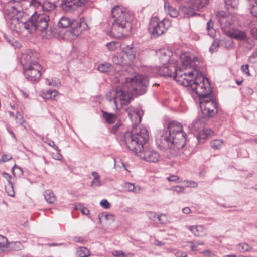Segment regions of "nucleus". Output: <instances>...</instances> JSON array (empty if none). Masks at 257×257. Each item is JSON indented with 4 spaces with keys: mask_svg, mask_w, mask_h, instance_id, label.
<instances>
[{
    "mask_svg": "<svg viewBox=\"0 0 257 257\" xmlns=\"http://www.w3.org/2000/svg\"><path fill=\"white\" fill-rule=\"evenodd\" d=\"M175 255L176 257H187V256L186 253L181 251L177 252L175 253Z\"/></svg>",
    "mask_w": 257,
    "mask_h": 257,
    "instance_id": "nucleus-62",
    "label": "nucleus"
},
{
    "mask_svg": "<svg viewBox=\"0 0 257 257\" xmlns=\"http://www.w3.org/2000/svg\"><path fill=\"white\" fill-rule=\"evenodd\" d=\"M112 61L116 65L127 63V60L126 59L124 53L122 52L114 55L112 58Z\"/></svg>",
    "mask_w": 257,
    "mask_h": 257,
    "instance_id": "nucleus-25",
    "label": "nucleus"
},
{
    "mask_svg": "<svg viewBox=\"0 0 257 257\" xmlns=\"http://www.w3.org/2000/svg\"><path fill=\"white\" fill-rule=\"evenodd\" d=\"M170 26L171 22L169 20L164 19L160 21L158 17H155L150 21L148 30L153 36L157 37L164 34Z\"/></svg>",
    "mask_w": 257,
    "mask_h": 257,
    "instance_id": "nucleus-9",
    "label": "nucleus"
},
{
    "mask_svg": "<svg viewBox=\"0 0 257 257\" xmlns=\"http://www.w3.org/2000/svg\"><path fill=\"white\" fill-rule=\"evenodd\" d=\"M60 150L59 149V151H57L56 154H53V157L55 159L58 160H61L62 159V156L60 154Z\"/></svg>",
    "mask_w": 257,
    "mask_h": 257,
    "instance_id": "nucleus-58",
    "label": "nucleus"
},
{
    "mask_svg": "<svg viewBox=\"0 0 257 257\" xmlns=\"http://www.w3.org/2000/svg\"><path fill=\"white\" fill-rule=\"evenodd\" d=\"M105 219L106 220H112V221H113L114 220V216L112 214H106L105 216H104Z\"/></svg>",
    "mask_w": 257,
    "mask_h": 257,
    "instance_id": "nucleus-64",
    "label": "nucleus"
},
{
    "mask_svg": "<svg viewBox=\"0 0 257 257\" xmlns=\"http://www.w3.org/2000/svg\"><path fill=\"white\" fill-rule=\"evenodd\" d=\"M16 119L17 120L18 122H19L20 124H22L23 122H24L23 116L19 112L17 113V114L16 116Z\"/></svg>",
    "mask_w": 257,
    "mask_h": 257,
    "instance_id": "nucleus-57",
    "label": "nucleus"
},
{
    "mask_svg": "<svg viewBox=\"0 0 257 257\" xmlns=\"http://www.w3.org/2000/svg\"><path fill=\"white\" fill-rule=\"evenodd\" d=\"M248 67L249 66L247 64L242 65L241 67V70L244 73H245L246 75L249 76L250 75V74L249 73Z\"/></svg>",
    "mask_w": 257,
    "mask_h": 257,
    "instance_id": "nucleus-55",
    "label": "nucleus"
},
{
    "mask_svg": "<svg viewBox=\"0 0 257 257\" xmlns=\"http://www.w3.org/2000/svg\"><path fill=\"white\" fill-rule=\"evenodd\" d=\"M164 8L166 11L172 17L175 18L179 14L178 11L175 8L170 6L169 3L166 2L164 5Z\"/></svg>",
    "mask_w": 257,
    "mask_h": 257,
    "instance_id": "nucleus-28",
    "label": "nucleus"
},
{
    "mask_svg": "<svg viewBox=\"0 0 257 257\" xmlns=\"http://www.w3.org/2000/svg\"><path fill=\"white\" fill-rule=\"evenodd\" d=\"M184 76V73H183L180 69H177L176 68V70L175 71L174 74L172 76V77H173L174 79H175L177 81V79H181Z\"/></svg>",
    "mask_w": 257,
    "mask_h": 257,
    "instance_id": "nucleus-45",
    "label": "nucleus"
},
{
    "mask_svg": "<svg viewBox=\"0 0 257 257\" xmlns=\"http://www.w3.org/2000/svg\"><path fill=\"white\" fill-rule=\"evenodd\" d=\"M47 84L49 86H51L53 87H58L60 86V81L59 79L55 78L54 79H46Z\"/></svg>",
    "mask_w": 257,
    "mask_h": 257,
    "instance_id": "nucleus-42",
    "label": "nucleus"
},
{
    "mask_svg": "<svg viewBox=\"0 0 257 257\" xmlns=\"http://www.w3.org/2000/svg\"><path fill=\"white\" fill-rule=\"evenodd\" d=\"M194 75L192 71L188 72V74L185 72L184 73V76L182 79H177V81L180 82L182 85L185 87L190 86L191 87V85L194 80L193 78Z\"/></svg>",
    "mask_w": 257,
    "mask_h": 257,
    "instance_id": "nucleus-20",
    "label": "nucleus"
},
{
    "mask_svg": "<svg viewBox=\"0 0 257 257\" xmlns=\"http://www.w3.org/2000/svg\"><path fill=\"white\" fill-rule=\"evenodd\" d=\"M214 24L211 20H210L207 23L206 29L208 32V34L212 37H213L215 34V30L213 28Z\"/></svg>",
    "mask_w": 257,
    "mask_h": 257,
    "instance_id": "nucleus-34",
    "label": "nucleus"
},
{
    "mask_svg": "<svg viewBox=\"0 0 257 257\" xmlns=\"http://www.w3.org/2000/svg\"><path fill=\"white\" fill-rule=\"evenodd\" d=\"M148 216L149 217L150 219L155 220L156 218V214L155 212H149L147 214Z\"/></svg>",
    "mask_w": 257,
    "mask_h": 257,
    "instance_id": "nucleus-60",
    "label": "nucleus"
},
{
    "mask_svg": "<svg viewBox=\"0 0 257 257\" xmlns=\"http://www.w3.org/2000/svg\"><path fill=\"white\" fill-rule=\"evenodd\" d=\"M123 139L127 148L134 151L137 156L148 140L149 134L146 128L133 125L131 132H126L124 134Z\"/></svg>",
    "mask_w": 257,
    "mask_h": 257,
    "instance_id": "nucleus-5",
    "label": "nucleus"
},
{
    "mask_svg": "<svg viewBox=\"0 0 257 257\" xmlns=\"http://www.w3.org/2000/svg\"><path fill=\"white\" fill-rule=\"evenodd\" d=\"M58 94V92L56 90H48L46 92L43 93V97L47 99H53Z\"/></svg>",
    "mask_w": 257,
    "mask_h": 257,
    "instance_id": "nucleus-32",
    "label": "nucleus"
},
{
    "mask_svg": "<svg viewBox=\"0 0 257 257\" xmlns=\"http://www.w3.org/2000/svg\"><path fill=\"white\" fill-rule=\"evenodd\" d=\"M209 0H188L187 3L182 7V12L188 16L196 15V11H200L208 5Z\"/></svg>",
    "mask_w": 257,
    "mask_h": 257,
    "instance_id": "nucleus-11",
    "label": "nucleus"
},
{
    "mask_svg": "<svg viewBox=\"0 0 257 257\" xmlns=\"http://www.w3.org/2000/svg\"><path fill=\"white\" fill-rule=\"evenodd\" d=\"M236 20V17L232 13L226 16V24L227 22L229 25L233 24Z\"/></svg>",
    "mask_w": 257,
    "mask_h": 257,
    "instance_id": "nucleus-47",
    "label": "nucleus"
},
{
    "mask_svg": "<svg viewBox=\"0 0 257 257\" xmlns=\"http://www.w3.org/2000/svg\"><path fill=\"white\" fill-rule=\"evenodd\" d=\"M77 253L80 257H88L90 255L89 250L84 247H80L78 250Z\"/></svg>",
    "mask_w": 257,
    "mask_h": 257,
    "instance_id": "nucleus-36",
    "label": "nucleus"
},
{
    "mask_svg": "<svg viewBox=\"0 0 257 257\" xmlns=\"http://www.w3.org/2000/svg\"><path fill=\"white\" fill-rule=\"evenodd\" d=\"M213 131L208 128H203L200 131L197 135V139L200 143H203L204 140L208 138L212 135Z\"/></svg>",
    "mask_w": 257,
    "mask_h": 257,
    "instance_id": "nucleus-24",
    "label": "nucleus"
},
{
    "mask_svg": "<svg viewBox=\"0 0 257 257\" xmlns=\"http://www.w3.org/2000/svg\"><path fill=\"white\" fill-rule=\"evenodd\" d=\"M137 156L150 163H156L160 158L159 153L151 147H145L138 154Z\"/></svg>",
    "mask_w": 257,
    "mask_h": 257,
    "instance_id": "nucleus-13",
    "label": "nucleus"
},
{
    "mask_svg": "<svg viewBox=\"0 0 257 257\" xmlns=\"http://www.w3.org/2000/svg\"><path fill=\"white\" fill-rule=\"evenodd\" d=\"M92 175L93 179L91 183V186L92 187H99L102 185L100 180V175L96 172H92Z\"/></svg>",
    "mask_w": 257,
    "mask_h": 257,
    "instance_id": "nucleus-30",
    "label": "nucleus"
},
{
    "mask_svg": "<svg viewBox=\"0 0 257 257\" xmlns=\"http://www.w3.org/2000/svg\"><path fill=\"white\" fill-rule=\"evenodd\" d=\"M26 0H10L4 8V14L9 20L8 24L10 29L17 33L21 34L25 22L23 21L24 12L21 9L20 3Z\"/></svg>",
    "mask_w": 257,
    "mask_h": 257,
    "instance_id": "nucleus-3",
    "label": "nucleus"
},
{
    "mask_svg": "<svg viewBox=\"0 0 257 257\" xmlns=\"http://www.w3.org/2000/svg\"><path fill=\"white\" fill-rule=\"evenodd\" d=\"M111 66V65L109 63L101 64L98 66V70L101 72L106 73L109 71Z\"/></svg>",
    "mask_w": 257,
    "mask_h": 257,
    "instance_id": "nucleus-40",
    "label": "nucleus"
},
{
    "mask_svg": "<svg viewBox=\"0 0 257 257\" xmlns=\"http://www.w3.org/2000/svg\"><path fill=\"white\" fill-rule=\"evenodd\" d=\"M179 179V177L176 175H172L167 178V180L170 182H175Z\"/></svg>",
    "mask_w": 257,
    "mask_h": 257,
    "instance_id": "nucleus-59",
    "label": "nucleus"
},
{
    "mask_svg": "<svg viewBox=\"0 0 257 257\" xmlns=\"http://www.w3.org/2000/svg\"><path fill=\"white\" fill-rule=\"evenodd\" d=\"M23 245L20 241L11 242L8 243L7 250L18 251L22 249Z\"/></svg>",
    "mask_w": 257,
    "mask_h": 257,
    "instance_id": "nucleus-27",
    "label": "nucleus"
},
{
    "mask_svg": "<svg viewBox=\"0 0 257 257\" xmlns=\"http://www.w3.org/2000/svg\"><path fill=\"white\" fill-rule=\"evenodd\" d=\"M236 249L241 252L248 251L251 249V247L246 243H241L236 246Z\"/></svg>",
    "mask_w": 257,
    "mask_h": 257,
    "instance_id": "nucleus-33",
    "label": "nucleus"
},
{
    "mask_svg": "<svg viewBox=\"0 0 257 257\" xmlns=\"http://www.w3.org/2000/svg\"><path fill=\"white\" fill-rule=\"evenodd\" d=\"M28 2L30 3L31 6H33L37 8H41L42 7L41 3L38 0H28Z\"/></svg>",
    "mask_w": 257,
    "mask_h": 257,
    "instance_id": "nucleus-48",
    "label": "nucleus"
},
{
    "mask_svg": "<svg viewBox=\"0 0 257 257\" xmlns=\"http://www.w3.org/2000/svg\"><path fill=\"white\" fill-rule=\"evenodd\" d=\"M8 243L7 238L0 235V251H4L7 250Z\"/></svg>",
    "mask_w": 257,
    "mask_h": 257,
    "instance_id": "nucleus-35",
    "label": "nucleus"
},
{
    "mask_svg": "<svg viewBox=\"0 0 257 257\" xmlns=\"http://www.w3.org/2000/svg\"><path fill=\"white\" fill-rule=\"evenodd\" d=\"M180 59L182 65L185 68L194 67L196 65V63L198 61V58L196 56L189 52L182 54Z\"/></svg>",
    "mask_w": 257,
    "mask_h": 257,
    "instance_id": "nucleus-14",
    "label": "nucleus"
},
{
    "mask_svg": "<svg viewBox=\"0 0 257 257\" xmlns=\"http://www.w3.org/2000/svg\"><path fill=\"white\" fill-rule=\"evenodd\" d=\"M250 34L251 36L257 40V29L253 28L250 30Z\"/></svg>",
    "mask_w": 257,
    "mask_h": 257,
    "instance_id": "nucleus-61",
    "label": "nucleus"
},
{
    "mask_svg": "<svg viewBox=\"0 0 257 257\" xmlns=\"http://www.w3.org/2000/svg\"><path fill=\"white\" fill-rule=\"evenodd\" d=\"M100 204V205L105 209H108L110 206V203L105 199L102 200Z\"/></svg>",
    "mask_w": 257,
    "mask_h": 257,
    "instance_id": "nucleus-53",
    "label": "nucleus"
},
{
    "mask_svg": "<svg viewBox=\"0 0 257 257\" xmlns=\"http://www.w3.org/2000/svg\"><path fill=\"white\" fill-rule=\"evenodd\" d=\"M12 158V156L11 154H5L2 155V158L0 160V162H7Z\"/></svg>",
    "mask_w": 257,
    "mask_h": 257,
    "instance_id": "nucleus-52",
    "label": "nucleus"
},
{
    "mask_svg": "<svg viewBox=\"0 0 257 257\" xmlns=\"http://www.w3.org/2000/svg\"><path fill=\"white\" fill-rule=\"evenodd\" d=\"M186 186L187 187H193L196 188L198 186V184L197 182L194 181H185Z\"/></svg>",
    "mask_w": 257,
    "mask_h": 257,
    "instance_id": "nucleus-49",
    "label": "nucleus"
},
{
    "mask_svg": "<svg viewBox=\"0 0 257 257\" xmlns=\"http://www.w3.org/2000/svg\"><path fill=\"white\" fill-rule=\"evenodd\" d=\"M162 65H166L170 62H173L171 57H173V52L167 48H162L157 52Z\"/></svg>",
    "mask_w": 257,
    "mask_h": 257,
    "instance_id": "nucleus-16",
    "label": "nucleus"
},
{
    "mask_svg": "<svg viewBox=\"0 0 257 257\" xmlns=\"http://www.w3.org/2000/svg\"><path fill=\"white\" fill-rule=\"evenodd\" d=\"M103 117L105 119L106 121L109 124L114 123L117 119V116L116 115L106 112H103Z\"/></svg>",
    "mask_w": 257,
    "mask_h": 257,
    "instance_id": "nucleus-31",
    "label": "nucleus"
},
{
    "mask_svg": "<svg viewBox=\"0 0 257 257\" xmlns=\"http://www.w3.org/2000/svg\"><path fill=\"white\" fill-rule=\"evenodd\" d=\"M216 17L218 22L223 25L225 20V12L223 11L218 12L216 15Z\"/></svg>",
    "mask_w": 257,
    "mask_h": 257,
    "instance_id": "nucleus-41",
    "label": "nucleus"
},
{
    "mask_svg": "<svg viewBox=\"0 0 257 257\" xmlns=\"http://www.w3.org/2000/svg\"><path fill=\"white\" fill-rule=\"evenodd\" d=\"M134 46L132 45H126L122 48V52L124 53L126 59H128L127 61H133L136 57V53L134 50Z\"/></svg>",
    "mask_w": 257,
    "mask_h": 257,
    "instance_id": "nucleus-22",
    "label": "nucleus"
},
{
    "mask_svg": "<svg viewBox=\"0 0 257 257\" xmlns=\"http://www.w3.org/2000/svg\"><path fill=\"white\" fill-rule=\"evenodd\" d=\"M248 1L250 4L254 3L251 8L250 12L253 16L257 17V0H248Z\"/></svg>",
    "mask_w": 257,
    "mask_h": 257,
    "instance_id": "nucleus-46",
    "label": "nucleus"
},
{
    "mask_svg": "<svg viewBox=\"0 0 257 257\" xmlns=\"http://www.w3.org/2000/svg\"><path fill=\"white\" fill-rule=\"evenodd\" d=\"M42 68L40 64L36 62L32 65L23 68V72L26 78L29 81H38L41 76Z\"/></svg>",
    "mask_w": 257,
    "mask_h": 257,
    "instance_id": "nucleus-12",
    "label": "nucleus"
},
{
    "mask_svg": "<svg viewBox=\"0 0 257 257\" xmlns=\"http://www.w3.org/2000/svg\"><path fill=\"white\" fill-rule=\"evenodd\" d=\"M160 136L168 144L169 148L173 150L182 148L185 145L186 134L183 131V126L179 122H171L165 134Z\"/></svg>",
    "mask_w": 257,
    "mask_h": 257,
    "instance_id": "nucleus-4",
    "label": "nucleus"
},
{
    "mask_svg": "<svg viewBox=\"0 0 257 257\" xmlns=\"http://www.w3.org/2000/svg\"><path fill=\"white\" fill-rule=\"evenodd\" d=\"M196 72V77L194 79L191 88L198 96L199 99L212 94L211 87L209 80L201 73Z\"/></svg>",
    "mask_w": 257,
    "mask_h": 257,
    "instance_id": "nucleus-8",
    "label": "nucleus"
},
{
    "mask_svg": "<svg viewBox=\"0 0 257 257\" xmlns=\"http://www.w3.org/2000/svg\"><path fill=\"white\" fill-rule=\"evenodd\" d=\"M226 36L240 40H244L246 38L245 33L238 29H231L226 32Z\"/></svg>",
    "mask_w": 257,
    "mask_h": 257,
    "instance_id": "nucleus-21",
    "label": "nucleus"
},
{
    "mask_svg": "<svg viewBox=\"0 0 257 257\" xmlns=\"http://www.w3.org/2000/svg\"><path fill=\"white\" fill-rule=\"evenodd\" d=\"M176 66L175 65L171 64L169 66H167V64L163 65L162 66L159 67L158 73L164 77H172L174 74Z\"/></svg>",
    "mask_w": 257,
    "mask_h": 257,
    "instance_id": "nucleus-18",
    "label": "nucleus"
},
{
    "mask_svg": "<svg viewBox=\"0 0 257 257\" xmlns=\"http://www.w3.org/2000/svg\"><path fill=\"white\" fill-rule=\"evenodd\" d=\"M112 254L116 257H126V254L124 252L121 250L114 251Z\"/></svg>",
    "mask_w": 257,
    "mask_h": 257,
    "instance_id": "nucleus-51",
    "label": "nucleus"
},
{
    "mask_svg": "<svg viewBox=\"0 0 257 257\" xmlns=\"http://www.w3.org/2000/svg\"><path fill=\"white\" fill-rule=\"evenodd\" d=\"M204 118H199L196 120L195 122L193 123V127L195 130H198L204 124Z\"/></svg>",
    "mask_w": 257,
    "mask_h": 257,
    "instance_id": "nucleus-43",
    "label": "nucleus"
},
{
    "mask_svg": "<svg viewBox=\"0 0 257 257\" xmlns=\"http://www.w3.org/2000/svg\"><path fill=\"white\" fill-rule=\"evenodd\" d=\"M72 25V29L67 31L66 34H70L72 36L79 35L83 31L88 29V27L84 18H81L79 21H72L66 17H62L59 20L58 26L61 28H66Z\"/></svg>",
    "mask_w": 257,
    "mask_h": 257,
    "instance_id": "nucleus-7",
    "label": "nucleus"
},
{
    "mask_svg": "<svg viewBox=\"0 0 257 257\" xmlns=\"http://www.w3.org/2000/svg\"><path fill=\"white\" fill-rule=\"evenodd\" d=\"M33 54L31 51H28L27 53L22 55L20 58V62L23 66V68L30 66L37 61L34 60L33 58Z\"/></svg>",
    "mask_w": 257,
    "mask_h": 257,
    "instance_id": "nucleus-19",
    "label": "nucleus"
},
{
    "mask_svg": "<svg viewBox=\"0 0 257 257\" xmlns=\"http://www.w3.org/2000/svg\"><path fill=\"white\" fill-rule=\"evenodd\" d=\"M171 189L176 192L177 193H179L183 192L184 191V188L183 187L176 186L173 187Z\"/></svg>",
    "mask_w": 257,
    "mask_h": 257,
    "instance_id": "nucleus-56",
    "label": "nucleus"
},
{
    "mask_svg": "<svg viewBox=\"0 0 257 257\" xmlns=\"http://www.w3.org/2000/svg\"><path fill=\"white\" fill-rule=\"evenodd\" d=\"M159 220V221L161 223H165L167 221V217L165 215L161 214L160 216H157V217Z\"/></svg>",
    "mask_w": 257,
    "mask_h": 257,
    "instance_id": "nucleus-54",
    "label": "nucleus"
},
{
    "mask_svg": "<svg viewBox=\"0 0 257 257\" xmlns=\"http://www.w3.org/2000/svg\"><path fill=\"white\" fill-rule=\"evenodd\" d=\"M44 196L46 201L50 204L54 203L56 200V197L51 190H47L45 191Z\"/></svg>",
    "mask_w": 257,
    "mask_h": 257,
    "instance_id": "nucleus-29",
    "label": "nucleus"
},
{
    "mask_svg": "<svg viewBox=\"0 0 257 257\" xmlns=\"http://www.w3.org/2000/svg\"><path fill=\"white\" fill-rule=\"evenodd\" d=\"M124 188L126 190L136 194L139 193L142 190L141 186L139 185L135 186L134 184L128 182L124 184Z\"/></svg>",
    "mask_w": 257,
    "mask_h": 257,
    "instance_id": "nucleus-26",
    "label": "nucleus"
},
{
    "mask_svg": "<svg viewBox=\"0 0 257 257\" xmlns=\"http://www.w3.org/2000/svg\"><path fill=\"white\" fill-rule=\"evenodd\" d=\"M49 18L45 14L37 15L34 14L27 21L25 22L23 31L21 34L27 35L34 33L37 29L47 33Z\"/></svg>",
    "mask_w": 257,
    "mask_h": 257,
    "instance_id": "nucleus-6",
    "label": "nucleus"
},
{
    "mask_svg": "<svg viewBox=\"0 0 257 257\" xmlns=\"http://www.w3.org/2000/svg\"><path fill=\"white\" fill-rule=\"evenodd\" d=\"M128 115L132 121H134V125L140 123L141 121V117L143 114V111L138 108H135L133 106H130L126 109Z\"/></svg>",
    "mask_w": 257,
    "mask_h": 257,
    "instance_id": "nucleus-15",
    "label": "nucleus"
},
{
    "mask_svg": "<svg viewBox=\"0 0 257 257\" xmlns=\"http://www.w3.org/2000/svg\"><path fill=\"white\" fill-rule=\"evenodd\" d=\"M122 75L121 80H124L122 87L118 86L106 95L107 99L113 101L116 109L130 102L132 91L138 95L145 93L149 83L147 76L135 73L131 67Z\"/></svg>",
    "mask_w": 257,
    "mask_h": 257,
    "instance_id": "nucleus-1",
    "label": "nucleus"
},
{
    "mask_svg": "<svg viewBox=\"0 0 257 257\" xmlns=\"http://www.w3.org/2000/svg\"><path fill=\"white\" fill-rule=\"evenodd\" d=\"M6 190L9 196L11 197L14 196L15 192L13 189V186L10 181H9V184L6 186Z\"/></svg>",
    "mask_w": 257,
    "mask_h": 257,
    "instance_id": "nucleus-44",
    "label": "nucleus"
},
{
    "mask_svg": "<svg viewBox=\"0 0 257 257\" xmlns=\"http://www.w3.org/2000/svg\"><path fill=\"white\" fill-rule=\"evenodd\" d=\"M257 58V48L252 53L251 55L249 58V60L251 63H255L256 61Z\"/></svg>",
    "mask_w": 257,
    "mask_h": 257,
    "instance_id": "nucleus-50",
    "label": "nucleus"
},
{
    "mask_svg": "<svg viewBox=\"0 0 257 257\" xmlns=\"http://www.w3.org/2000/svg\"><path fill=\"white\" fill-rule=\"evenodd\" d=\"M239 0H227L226 1V9H229L230 8L235 9L237 6Z\"/></svg>",
    "mask_w": 257,
    "mask_h": 257,
    "instance_id": "nucleus-38",
    "label": "nucleus"
},
{
    "mask_svg": "<svg viewBox=\"0 0 257 257\" xmlns=\"http://www.w3.org/2000/svg\"><path fill=\"white\" fill-rule=\"evenodd\" d=\"M113 22L110 31V36L121 38L128 35L131 29V13L125 8L114 7L111 12Z\"/></svg>",
    "mask_w": 257,
    "mask_h": 257,
    "instance_id": "nucleus-2",
    "label": "nucleus"
},
{
    "mask_svg": "<svg viewBox=\"0 0 257 257\" xmlns=\"http://www.w3.org/2000/svg\"><path fill=\"white\" fill-rule=\"evenodd\" d=\"M83 4L82 0H63L62 8L66 11H71L77 9Z\"/></svg>",
    "mask_w": 257,
    "mask_h": 257,
    "instance_id": "nucleus-17",
    "label": "nucleus"
},
{
    "mask_svg": "<svg viewBox=\"0 0 257 257\" xmlns=\"http://www.w3.org/2000/svg\"><path fill=\"white\" fill-rule=\"evenodd\" d=\"M211 147L215 149H219L223 144L222 140L216 139L211 142Z\"/></svg>",
    "mask_w": 257,
    "mask_h": 257,
    "instance_id": "nucleus-37",
    "label": "nucleus"
},
{
    "mask_svg": "<svg viewBox=\"0 0 257 257\" xmlns=\"http://www.w3.org/2000/svg\"><path fill=\"white\" fill-rule=\"evenodd\" d=\"M106 47L110 51H114L120 47L119 43L112 41L106 44Z\"/></svg>",
    "mask_w": 257,
    "mask_h": 257,
    "instance_id": "nucleus-39",
    "label": "nucleus"
},
{
    "mask_svg": "<svg viewBox=\"0 0 257 257\" xmlns=\"http://www.w3.org/2000/svg\"><path fill=\"white\" fill-rule=\"evenodd\" d=\"M187 227L192 233L197 236H203L206 233V230L201 225H193Z\"/></svg>",
    "mask_w": 257,
    "mask_h": 257,
    "instance_id": "nucleus-23",
    "label": "nucleus"
},
{
    "mask_svg": "<svg viewBox=\"0 0 257 257\" xmlns=\"http://www.w3.org/2000/svg\"><path fill=\"white\" fill-rule=\"evenodd\" d=\"M48 145L49 146L53 147L56 151H59V149L57 147V146L56 145H55V144L54 143V142H53L52 141H50L48 143Z\"/></svg>",
    "mask_w": 257,
    "mask_h": 257,
    "instance_id": "nucleus-63",
    "label": "nucleus"
},
{
    "mask_svg": "<svg viewBox=\"0 0 257 257\" xmlns=\"http://www.w3.org/2000/svg\"><path fill=\"white\" fill-rule=\"evenodd\" d=\"M200 100V106L204 116L212 117L217 112V104L212 93Z\"/></svg>",
    "mask_w": 257,
    "mask_h": 257,
    "instance_id": "nucleus-10",
    "label": "nucleus"
}]
</instances>
